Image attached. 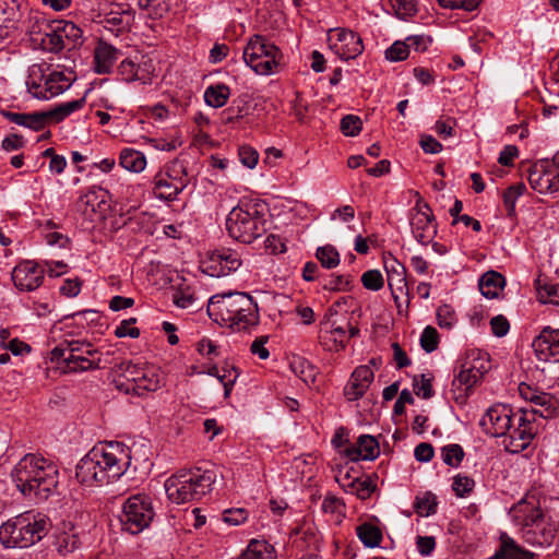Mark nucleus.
<instances>
[{"mask_svg":"<svg viewBox=\"0 0 559 559\" xmlns=\"http://www.w3.org/2000/svg\"><path fill=\"white\" fill-rule=\"evenodd\" d=\"M329 47L342 60L357 58L364 51V44L360 36L350 29L333 28L328 34Z\"/></svg>","mask_w":559,"mask_h":559,"instance_id":"ddd939ff","label":"nucleus"},{"mask_svg":"<svg viewBox=\"0 0 559 559\" xmlns=\"http://www.w3.org/2000/svg\"><path fill=\"white\" fill-rule=\"evenodd\" d=\"M316 258L321 263L322 267L331 270L340 264V253L332 245L319 247L316 252Z\"/></svg>","mask_w":559,"mask_h":559,"instance_id":"a19ab883","label":"nucleus"},{"mask_svg":"<svg viewBox=\"0 0 559 559\" xmlns=\"http://www.w3.org/2000/svg\"><path fill=\"white\" fill-rule=\"evenodd\" d=\"M499 547L488 559H534L535 555L522 548L509 534L502 532Z\"/></svg>","mask_w":559,"mask_h":559,"instance_id":"393cba45","label":"nucleus"},{"mask_svg":"<svg viewBox=\"0 0 559 559\" xmlns=\"http://www.w3.org/2000/svg\"><path fill=\"white\" fill-rule=\"evenodd\" d=\"M488 369L489 360L487 354L472 350L461 361L459 373L453 380V385L467 392L484 377Z\"/></svg>","mask_w":559,"mask_h":559,"instance_id":"9b49d317","label":"nucleus"},{"mask_svg":"<svg viewBox=\"0 0 559 559\" xmlns=\"http://www.w3.org/2000/svg\"><path fill=\"white\" fill-rule=\"evenodd\" d=\"M438 324L442 329H451L456 322V316L450 305H441L437 309Z\"/></svg>","mask_w":559,"mask_h":559,"instance_id":"864d4df0","label":"nucleus"},{"mask_svg":"<svg viewBox=\"0 0 559 559\" xmlns=\"http://www.w3.org/2000/svg\"><path fill=\"white\" fill-rule=\"evenodd\" d=\"M384 267L388 274V284L392 289V294L395 300L397 296L394 294V287L402 292L406 287V269L394 257H384Z\"/></svg>","mask_w":559,"mask_h":559,"instance_id":"c85d7f7f","label":"nucleus"},{"mask_svg":"<svg viewBox=\"0 0 559 559\" xmlns=\"http://www.w3.org/2000/svg\"><path fill=\"white\" fill-rule=\"evenodd\" d=\"M380 454L377 439L370 435H361L356 444H349L343 451V455L353 462L365 460L372 461Z\"/></svg>","mask_w":559,"mask_h":559,"instance_id":"4be33fe9","label":"nucleus"},{"mask_svg":"<svg viewBox=\"0 0 559 559\" xmlns=\"http://www.w3.org/2000/svg\"><path fill=\"white\" fill-rule=\"evenodd\" d=\"M97 350L88 342L74 341L69 343V355L64 358V372H82L99 368L100 359H92Z\"/></svg>","mask_w":559,"mask_h":559,"instance_id":"4468645a","label":"nucleus"},{"mask_svg":"<svg viewBox=\"0 0 559 559\" xmlns=\"http://www.w3.org/2000/svg\"><path fill=\"white\" fill-rule=\"evenodd\" d=\"M282 58L281 50L261 35H254L243 49L245 62L259 75L273 73Z\"/></svg>","mask_w":559,"mask_h":559,"instance_id":"0eeeda50","label":"nucleus"},{"mask_svg":"<svg viewBox=\"0 0 559 559\" xmlns=\"http://www.w3.org/2000/svg\"><path fill=\"white\" fill-rule=\"evenodd\" d=\"M352 280L349 276L331 275L323 284V289L331 292L348 290L350 289Z\"/></svg>","mask_w":559,"mask_h":559,"instance_id":"bf43d9fd","label":"nucleus"},{"mask_svg":"<svg viewBox=\"0 0 559 559\" xmlns=\"http://www.w3.org/2000/svg\"><path fill=\"white\" fill-rule=\"evenodd\" d=\"M97 21L103 27L112 33L115 36L130 29L133 22V14L130 10L110 11L108 13H99Z\"/></svg>","mask_w":559,"mask_h":559,"instance_id":"b1692460","label":"nucleus"},{"mask_svg":"<svg viewBox=\"0 0 559 559\" xmlns=\"http://www.w3.org/2000/svg\"><path fill=\"white\" fill-rule=\"evenodd\" d=\"M321 508L324 513H330V514L341 516L344 514L345 504L336 496L328 495L324 497Z\"/></svg>","mask_w":559,"mask_h":559,"instance_id":"4d7b16f0","label":"nucleus"},{"mask_svg":"<svg viewBox=\"0 0 559 559\" xmlns=\"http://www.w3.org/2000/svg\"><path fill=\"white\" fill-rule=\"evenodd\" d=\"M135 318H130L128 320H123L115 330V335L119 338L130 336L132 338H136L140 335V330L138 328H131V324L135 323Z\"/></svg>","mask_w":559,"mask_h":559,"instance_id":"e2e57ef3","label":"nucleus"},{"mask_svg":"<svg viewBox=\"0 0 559 559\" xmlns=\"http://www.w3.org/2000/svg\"><path fill=\"white\" fill-rule=\"evenodd\" d=\"M348 487L362 500L369 498L374 490V486L369 479L355 478L350 480Z\"/></svg>","mask_w":559,"mask_h":559,"instance_id":"13d9d810","label":"nucleus"},{"mask_svg":"<svg viewBox=\"0 0 559 559\" xmlns=\"http://www.w3.org/2000/svg\"><path fill=\"white\" fill-rule=\"evenodd\" d=\"M221 373L218 376V380L223 383L225 389V396H228L231 390L233 384L236 382L238 378V371L235 366L223 367L221 369Z\"/></svg>","mask_w":559,"mask_h":559,"instance_id":"052dcab7","label":"nucleus"},{"mask_svg":"<svg viewBox=\"0 0 559 559\" xmlns=\"http://www.w3.org/2000/svg\"><path fill=\"white\" fill-rule=\"evenodd\" d=\"M374 379L373 369L370 366H358L354 369L349 380L344 386V395L348 401L360 399Z\"/></svg>","mask_w":559,"mask_h":559,"instance_id":"412c9836","label":"nucleus"},{"mask_svg":"<svg viewBox=\"0 0 559 559\" xmlns=\"http://www.w3.org/2000/svg\"><path fill=\"white\" fill-rule=\"evenodd\" d=\"M510 513L514 522L521 526L525 543L537 547H547L554 543L557 528L550 518L544 514L534 497L519 501Z\"/></svg>","mask_w":559,"mask_h":559,"instance_id":"7ed1b4c3","label":"nucleus"},{"mask_svg":"<svg viewBox=\"0 0 559 559\" xmlns=\"http://www.w3.org/2000/svg\"><path fill=\"white\" fill-rule=\"evenodd\" d=\"M531 423L519 421L516 426L513 425V421L509 424L510 429H508L502 440V444L508 452L519 453L530 445L535 433Z\"/></svg>","mask_w":559,"mask_h":559,"instance_id":"aec40b11","label":"nucleus"},{"mask_svg":"<svg viewBox=\"0 0 559 559\" xmlns=\"http://www.w3.org/2000/svg\"><path fill=\"white\" fill-rule=\"evenodd\" d=\"M242 264L240 254L230 248H221L209 254L202 262V271L212 277L229 275Z\"/></svg>","mask_w":559,"mask_h":559,"instance_id":"2eb2a0df","label":"nucleus"},{"mask_svg":"<svg viewBox=\"0 0 559 559\" xmlns=\"http://www.w3.org/2000/svg\"><path fill=\"white\" fill-rule=\"evenodd\" d=\"M481 0H439V4L449 9H462L473 11L477 9Z\"/></svg>","mask_w":559,"mask_h":559,"instance_id":"0e129e2a","label":"nucleus"},{"mask_svg":"<svg viewBox=\"0 0 559 559\" xmlns=\"http://www.w3.org/2000/svg\"><path fill=\"white\" fill-rule=\"evenodd\" d=\"M58 552L62 556L73 552L80 546V538L73 532H61L55 540Z\"/></svg>","mask_w":559,"mask_h":559,"instance_id":"ea45409f","label":"nucleus"},{"mask_svg":"<svg viewBox=\"0 0 559 559\" xmlns=\"http://www.w3.org/2000/svg\"><path fill=\"white\" fill-rule=\"evenodd\" d=\"M357 536L366 547H377L382 540V532L376 525L364 523L357 527Z\"/></svg>","mask_w":559,"mask_h":559,"instance_id":"4c0bfd02","label":"nucleus"},{"mask_svg":"<svg viewBox=\"0 0 559 559\" xmlns=\"http://www.w3.org/2000/svg\"><path fill=\"white\" fill-rule=\"evenodd\" d=\"M21 16L22 14L17 0H0V29H16ZM0 36H2L1 33Z\"/></svg>","mask_w":559,"mask_h":559,"instance_id":"7c9ffc66","label":"nucleus"},{"mask_svg":"<svg viewBox=\"0 0 559 559\" xmlns=\"http://www.w3.org/2000/svg\"><path fill=\"white\" fill-rule=\"evenodd\" d=\"M251 298L249 294L239 292L215 295L209 300L207 314L213 321L223 325L231 321L238 309H243Z\"/></svg>","mask_w":559,"mask_h":559,"instance_id":"f8f14e48","label":"nucleus"},{"mask_svg":"<svg viewBox=\"0 0 559 559\" xmlns=\"http://www.w3.org/2000/svg\"><path fill=\"white\" fill-rule=\"evenodd\" d=\"M475 486L474 479L465 475H456L453 479L452 489L457 497H466L468 496Z\"/></svg>","mask_w":559,"mask_h":559,"instance_id":"8fccbe9b","label":"nucleus"},{"mask_svg":"<svg viewBox=\"0 0 559 559\" xmlns=\"http://www.w3.org/2000/svg\"><path fill=\"white\" fill-rule=\"evenodd\" d=\"M190 177L183 163L174 160L153 179V193L157 199L174 201L189 185Z\"/></svg>","mask_w":559,"mask_h":559,"instance_id":"1a4fd4ad","label":"nucleus"},{"mask_svg":"<svg viewBox=\"0 0 559 559\" xmlns=\"http://www.w3.org/2000/svg\"><path fill=\"white\" fill-rule=\"evenodd\" d=\"M44 276L45 270L31 260L20 262L11 274L15 287L22 292L37 289L43 284Z\"/></svg>","mask_w":559,"mask_h":559,"instance_id":"f3484780","label":"nucleus"},{"mask_svg":"<svg viewBox=\"0 0 559 559\" xmlns=\"http://www.w3.org/2000/svg\"><path fill=\"white\" fill-rule=\"evenodd\" d=\"M75 79L76 75L73 70L64 72L49 69L43 83L45 97H41V99H50L63 93L72 85Z\"/></svg>","mask_w":559,"mask_h":559,"instance_id":"5701e85b","label":"nucleus"},{"mask_svg":"<svg viewBox=\"0 0 559 559\" xmlns=\"http://www.w3.org/2000/svg\"><path fill=\"white\" fill-rule=\"evenodd\" d=\"M532 347L539 361L559 362V329L545 326L533 340Z\"/></svg>","mask_w":559,"mask_h":559,"instance_id":"a211bd4d","label":"nucleus"},{"mask_svg":"<svg viewBox=\"0 0 559 559\" xmlns=\"http://www.w3.org/2000/svg\"><path fill=\"white\" fill-rule=\"evenodd\" d=\"M259 321V308L253 298H251L246 302L243 309H238V311L233 316L231 321H228V323H224L223 325L229 326L236 331H245L251 326L258 325Z\"/></svg>","mask_w":559,"mask_h":559,"instance_id":"a878e982","label":"nucleus"},{"mask_svg":"<svg viewBox=\"0 0 559 559\" xmlns=\"http://www.w3.org/2000/svg\"><path fill=\"white\" fill-rule=\"evenodd\" d=\"M38 31L32 32V41L38 45L44 51L58 53L66 48L60 32L53 22L49 23L48 20H43Z\"/></svg>","mask_w":559,"mask_h":559,"instance_id":"6ab92c4d","label":"nucleus"},{"mask_svg":"<svg viewBox=\"0 0 559 559\" xmlns=\"http://www.w3.org/2000/svg\"><path fill=\"white\" fill-rule=\"evenodd\" d=\"M511 421H479V425L484 432L491 437H502L507 435Z\"/></svg>","mask_w":559,"mask_h":559,"instance_id":"6e6d98bb","label":"nucleus"},{"mask_svg":"<svg viewBox=\"0 0 559 559\" xmlns=\"http://www.w3.org/2000/svg\"><path fill=\"white\" fill-rule=\"evenodd\" d=\"M119 56V50L112 45L99 40L94 53L95 71L98 74H107L116 63Z\"/></svg>","mask_w":559,"mask_h":559,"instance_id":"bb28decb","label":"nucleus"},{"mask_svg":"<svg viewBox=\"0 0 559 559\" xmlns=\"http://www.w3.org/2000/svg\"><path fill=\"white\" fill-rule=\"evenodd\" d=\"M58 32H60L66 46L71 44L76 46L82 39V29L70 21H55Z\"/></svg>","mask_w":559,"mask_h":559,"instance_id":"58836bf2","label":"nucleus"},{"mask_svg":"<svg viewBox=\"0 0 559 559\" xmlns=\"http://www.w3.org/2000/svg\"><path fill=\"white\" fill-rule=\"evenodd\" d=\"M414 509L420 516H429L435 514L437 511L436 496L429 491L421 496H417L414 502Z\"/></svg>","mask_w":559,"mask_h":559,"instance_id":"79ce46f5","label":"nucleus"},{"mask_svg":"<svg viewBox=\"0 0 559 559\" xmlns=\"http://www.w3.org/2000/svg\"><path fill=\"white\" fill-rule=\"evenodd\" d=\"M464 457L463 448L460 444H449L442 448L443 462L452 467H457Z\"/></svg>","mask_w":559,"mask_h":559,"instance_id":"a18cd8bd","label":"nucleus"},{"mask_svg":"<svg viewBox=\"0 0 559 559\" xmlns=\"http://www.w3.org/2000/svg\"><path fill=\"white\" fill-rule=\"evenodd\" d=\"M50 521L43 513L27 511L0 526V543L5 548H26L41 540L50 530Z\"/></svg>","mask_w":559,"mask_h":559,"instance_id":"20e7f679","label":"nucleus"},{"mask_svg":"<svg viewBox=\"0 0 559 559\" xmlns=\"http://www.w3.org/2000/svg\"><path fill=\"white\" fill-rule=\"evenodd\" d=\"M479 290L486 298H496L503 289L504 277L495 271L486 272L479 280Z\"/></svg>","mask_w":559,"mask_h":559,"instance_id":"2f4dec72","label":"nucleus"},{"mask_svg":"<svg viewBox=\"0 0 559 559\" xmlns=\"http://www.w3.org/2000/svg\"><path fill=\"white\" fill-rule=\"evenodd\" d=\"M519 412L521 413L520 419H526L527 415L537 416L540 419H550L552 417V412L550 406L547 407H535L532 404L524 407H519Z\"/></svg>","mask_w":559,"mask_h":559,"instance_id":"680f3d73","label":"nucleus"},{"mask_svg":"<svg viewBox=\"0 0 559 559\" xmlns=\"http://www.w3.org/2000/svg\"><path fill=\"white\" fill-rule=\"evenodd\" d=\"M155 515L152 500L148 496L138 493L129 497L122 506L119 521L123 531L139 534L150 526Z\"/></svg>","mask_w":559,"mask_h":559,"instance_id":"6e6552de","label":"nucleus"},{"mask_svg":"<svg viewBox=\"0 0 559 559\" xmlns=\"http://www.w3.org/2000/svg\"><path fill=\"white\" fill-rule=\"evenodd\" d=\"M265 205L254 201H240L228 214L226 229L242 243H251L266 231Z\"/></svg>","mask_w":559,"mask_h":559,"instance_id":"423d86ee","label":"nucleus"},{"mask_svg":"<svg viewBox=\"0 0 559 559\" xmlns=\"http://www.w3.org/2000/svg\"><path fill=\"white\" fill-rule=\"evenodd\" d=\"M138 8L143 16L159 20L163 19L170 10V0H138Z\"/></svg>","mask_w":559,"mask_h":559,"instance_id":"72a5a7b5","label":"nucleus"},{"mask_svg":"<svg viewBox=\"0 0 559 559\" xmlns=\"http://www.w3.org/2000/svg\"><path fill=\"white\" fill-rule=\"evenodd\" d=\"M439 345V334L438 331L428 325L424 329L420 335V346L426 353H432L438 348Z\"/></svg>","mask_w":559,"mask_h":559,"instance_id":"de8ad7c7","label":"nucleus"},{"mask_svg":"<svg viewBox=\"0 0 559 559\" xmlns=\"http://www.w3.org/2000/svg\"><path fill=\"white\" fill-rule=\"evenodd\" d=\"M537 294L540 302L559 305V284L546 283L538 285Z\"/></svg>","mask_w":559,"mask_h":559,"instance_id":"c03bdc74","label":"nucleus"},{"mask_svg":"<svg viewBox=\"0 0 559 559\" xmlns=\"http://www.w3.org/2000/svg\"><path fill=\"white\" fill-rule=\"evenodd\" d=\"M215 481L216 473L212 469H180L165 481V491L171 502L181 504L202 499L212 491Z\"/></svg>","mask_w":559,"mask_h":559,"instance_id":"39448f33","label":"nucleus"},{"mask_svg":"<svg viewBox=\"0 0 559 559\" xmlns=\"http://www.w3.org/2000/svg\"><path fill=\"white\" fill-rule=\"evenodd\" d=\"M361 283L369 290H380L383 287V276L378 270H369L361 276Z\"/></svg>","mask_w":559,"mask_h":559,"instance_id":"5fc2aeb1","label":"nucleus"},{"mask_svg":"<svg viewBox=\"0 0 559 559\" xmlns=\"http://www.w3.org/2000/svg\"><path fill=\"white\" fill-rule=\"evenodd\" d=\"M85 103H86V99H85V96H83L75 100L59 104L53 109H51L49 111H45L47 115V121L52 120L53 122H60L63 119H66L68 116H70L71 114L83 108Z\"/></svg>","mask_w":559,"mask_h":559,"instance_id":"f704fd0d","label":"nucleus"},{"mask_svg":"<svg viewBox=\"0 0 559 559\" xmlns=\"http://www.w3.org/2000/svg\"><path fill=\"white\" fill-rule=\"evenodd\" d=\"M389 1L399 19L406 20L407 17L415 15L417 12L415 0H389Z\"/></svg>","mask_w":559,"mask_h":559,"instance_id":"49530a36","label":"nucleus"},{"mask_svg":"<svg viewBox=\"0 0 559 559\" xmlns=\"http://www.w3.org/2000/svg\"><path fill=\"white\" fill-rule=\"evenodd\" d=\"M2 115L10 122L28 128L34 131L43 130L46 123L48 122L47 115L45 111H35L29 114L3 111Z\"/></svg>","mask_w":559,"mask_h":559,"instance_id":"cd10ccee","label":"nucleus"},{"mask_svg":"<svg viewBox=\"0 0 559 559\" xmlns=\"http://www.w3.org/2000/svg\"><path fill=\"white\" fill-rule=\"evenodd\" d=\"M526 191V186L523 182L515 183L510 186L503 192V203L507 210L508 216H513L515 214V203L519 197H521Z\"/></svg>","mask_w":559,"mask_h":559,"instance_id":"37998d69","label":"nucleus"},{"mask_svg":"<svg viewBox=\"0 0 559 559\" xmlns=\"http://www.w3.org/2000/svg\"><path fill=\"white\" fill-rule=\"evenodd\" d=\"M131 462L130 450L120 442L94 447L76 465L75 476L86 486H103L120 478Z\"/></svg>","mask_w":559,"mask_h":559,"instance_id":"f257e3e1","label":"nucleus"},{"mask_svg":"<svg viewBox=\"0 0 559 559\" xmlns=\"http://www.w3.org/2000/svg\"><path fill=\"white\" fill-rule=\"evenodd\" d=\"M405 43L407 45L408 51L411 49H414L415 51H425L431 44V39L424 35H412L406 37Z\"/></svg>","mask_w":559,"mask_h":559,"instance_id":"774afa93","label":"nucleus"},{"mask_svg":"<svg viewBox=\"0 0 559 559\" xmlns=\"http://www.w3.org/2000/svg\"><path fill=\"white\" fill-rule=\"evenodd\" d=\"M490 326H491L492 334L498 337H502V336L507 335V333L510 330V323H509L508 319L502 314L493 317L490 320Z\"/></svg>","mask_w":559,"mask_h":559,"instance_id":"338daca9","label":"nucleus"},{"mask_svg":"<svg viewBox=\"0 0 559 559\" xmlns=\"http://www.w3.org/2000/svg\"><path fill=\"white\" fill-rule=\"evenodd\" d=\"M518 413H514L510 405L498 403L486 411L485 417L488 419H512Z\"/></svg>","mask_w":559,"mask_h":559,"instance_id":"3c124183","label":"nucleus"},{"mask_svg":"<svg viewBox=\"0 0 559 559\" xmlns=\"http://www.w3.org/2000/svg\"><path fill=\"white\" fill-rule=\"evenodd\" d=\"M409 51L405 40H396L385 50V58L393 62L403 61L407 59Z\"/></svg>","mask_w":559,"mask_h":559,"instance_id":"603ef678","label":"nucleus"},{"mask_svg":"<svg viewBox=\"0 0 559 559\" xmlns=\"http://www.w3.org/2000/svg\"><path fill=\"white\" fill-rule=\"evenodd\" d=\"M120 165L133 173L142 171L146 166V158L140 151L133 148H124L120 153Z\"/></svg>","mask_w":559,"mask_h":559,"instance_id":"e433bc0d","label":"nucleus"},{"mask_svg":"<svg viewBox=\"0 0 559 559\" xmlns=\"http://www.w3.org/2000/svg\"><path fill=\"white\" fill-rule=\"evenodd\" d=\"M415 210L416 214L411 221L413 235L418 242L427 245L437 233L436 225L433 224L435 217L429 204L424 202L420 197L416 202Z\"/></svg>","mask_w":559,"mask_h":559,"instance_id":"dca6fc26","label":"nucleus"},{"mask_svg":"<svg viewBox=\"0 0 559 559\" xmlns=\"http://www.w3.org/2000/svg\"><path fill=\"white\" fill-rule=\"evenodd\" d=\"M47 71H49V67L45 64L34 63L28 68L25 84L28 93L37 99L45 97L43 83Z\"/></svg>","mask_w":559,"mask_h":559,"instance_id":"c756f323","label":"nucleus"},{"mask_svg":"<svg viewBox=\"0 0 559 559\" xmlns=\"http://www.w3.org/2000/svg\"><path fill=\"white\" fill-rule=\"evenodd\" d=\"M230 96V88L225 84L210 85L204 91L205 103L213 108L223 107Z\"/></svg>","mask_w":559,"mask_h":559,"instance_id":"c9c22d12","label":"nucleus"},{"mask_svg":"<svg viewBox=\"0 0 559 559\" xmlns=\"http://www.w3.org/2000/svg\"><path fill=\"white\" fill-rule=\"evenodd\" d=\"M59 472L56 465L36 454L24 455L11 472L17 489L27 497L45 501L57 489Z\"/></svg>","mask_w":559,"mask_h":559,"instance_id":"f03ea898","label":"nucleus"},{"mask_svg":"<svg viewBox=\"0 0 559 559\" xmlns=\"http://www.w3.org/2000/svg\"><path fill=\"white\" fill-rule=\"evenodd\" d=\"M159 388L158 376L148 370H142L136 383L126 388V394L143 395L145 392H153Z\"/></svg>","mask_w":559,"mask_h":559,"instance_id":"473e14b6","label":"nucleus"},{"mask_svg":"<svg viewBox=\"0 0 559 559\" xmlns=\"http://www.w3.org/2000/svg\"><path fill=\"white\" fill-rule=\"evenodd\" d=\"M362 122L358 116L346 115L341 120V131L346 136H356L361 131Z\"/></svg>","mask_w":559,"mask_h":559,"instance_id":"09e8293b","label":"nucleus"},{"mask_svg":"<svg viewBox=\"0 0 559 559\" xmlns=\"http://www.w3.org/2000/svg\"><path fill=\"white\" fill-rule=\"evenodd\" d=\"M527 180L533 190L540 194L559 191V152L551 158H543L528 168Z\"/></svg>","mask_w":559,"mask_h":559,"instance_id":"9d476101","label":"nucleus"},{"mask_svg":"<svg viewBox=\"0 0 559 559\" xmlns=\"http://www.w3.org/2000/svg\"><path fill=\"white\" fill-rule=\"evenodd\" d=\"M238 155L241 164L250 169L254 168L258 164L259 154L251 146H241Z\"/></svg>","mask_w":559,"mask_h":559,"instance_id":"69168bd1","label":"nucleus"}]
</instances>
